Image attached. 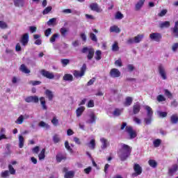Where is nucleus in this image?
I'll list each match as a JSON object with an SVG mask.
<instances>
[{"instance_id": "obj_1", "label": "nucleus", "mask_w": 178, "mask_h": 178, "mask_svg": "<svg viewBox=\"0 0 178 178\" xmlns=\"http://www.w3.org/2000/svg\"><path fill=\"white\" fill-rule=\"evenodd\" d=\"M131 147L129 146L126 144H122L121 148L118 152V158H120V161L124 162L127 161L129 156L131 155Z\"/></svg>"}, {"instance_id": "obj_2", "label": "nucleus", "mask_w": 178, "mask_h": 178, "mask_svg": "<svg viewBox=\"0 0 178 178\" xmlns=\"http://www.w3.org/2000/svg\"><path fill=\"white\" fill-rule=\"evenodd\" d=\"M129 134V138L133 140L137 137V131L133 129L131 126H127V122H122L120 130H124Z\"/></svg>"}, {"instance_id": "obj_3", "label": "nucleus", "mask_w": 178, "mask_h": 178, "mask_svg": "<svg viewBox=\"0 0 178 178\" xmlns=\"http://www.w3.org/2000/svg\"><path fill=\"white\" fill-rule=\"evenodd\" d=\"M81 53L82 54H87V59L88 60H91L92 58H94V55L95 54V49L94 48L90 47L88 48V47H84L81 49Z\"/></svg>"}, {"instance_id": "obj_4", "label": "nucleus", "mask_w": 178, "mask_h": 178, "mask_svg": "<svg viewBox=\"0 0 178 178\" xmlns=\"http://www.w3.org/2000/svg\"><path fill=\"white\" fill-rule=\"evenodd\" d=\"M87 70V64L83 63L82 67H81V70H74L73 72L74 76H75L76 79H80L86 74V72Z\"/></svg>"}, {"instance_id": "obj_5", "label": "nucleus", "mask_w": 178, "mask_h": 178, "mask_svg": "<svg viewBox=\"0 0 178 178\" xmlns=\"http://www.w3.org/2000/svg\"><path fill=\"white\" fill-rule=\"evenodd\" d=\"M134 172L132 173V177H137V176H140L143 173V168L138 163L134 165Z\"/></svg>"}, {"instance_id": "obj_6", "label": "nucleus", "mask_w": 178, "mask_h": 178, "mask_svg": "<svg viewBox=\"0 0 178 178\" xmlns=\"http://www.w3.org/2000/svg\"><path fill=\"white\" fill-rule=\"evenodd\" d=\"M40 74H42L43 77H46V79H49V80H53V79H55V75L54 74V72H51L45 70H42L40 71Z\"/></svg>"}, {"instance_id": "obj_7", "label": "nucleus", "mask_w": 178, "mask_h": 178, "mask_svg": "<svg viewBox=\"0 0 178 178\" xmlns=\"http://www.w3.org/2000/svg\"><path fill=\"white\" fill-rule=\"evenodd\" d=\"M150 40L152 41H156V42H159L162 40V34L159 33H152L149 35Z\"/></svg>"}, {"instance_id": "obj_8", "label": "nucleus", "mask_w": 178, "mask_h": 178, "mask_svg": "<svg viewBox=\"0 0 178 178\" xmlns=\"http://www.w3.org/2000/svg\"><path fill=\"white\" fill-rule=\"evenodd\" d=\"M158 70L161 79H163V80H166V79H168V76H166V71L162 64L159 65Z\"/></svg>"}, {"instance_id": "obj_9", "label": "nucleus", "mask_w": 178, "mask_h": 178, "mask_svg": "<svg viewBox=\"0 0 178 178\" xmlns=\"http://www.w3.org/2000/svg\"><path fill=\"white\" fill-rule=\"evenodd\" d=\"M120 71L116 68H113L110 71V76L113 79H116L117 77H120Z\"/></svg>"}, {"instance_id": "obj_10", "label": "nucleus", "mask_w": 178, "mask_h": 178, "mask_svg": "<svg viewBox=\"0 0 178 178\" xmlns=\"http://www.w3.org/2000/svg\"><path fill=\"white\" fill-rule=\"evenodd\" d=\"M90 8L93 12H97V13H101V12H102V9H101V7H99L97 3H92L90 5Z\"/></svg>"}, {"instance_id": "obj_11", "label": "nucleus", "mask_w": 178, "mask_h": 178, "mask_svg": "<svg viewBox=\"0 0 178 178\" xmlns=\"http://www.w3.org/2000/svg\"><path fill=\"white\" fill-rule=\"evenodd\" d=\"M29 33H24L22 38H21V40H20V42L22 43V44L24 46V47H26V45H27L29 44Z\"/></svg>"}, {"instance_id": "obj_12", "label": "nucleus", "mask_w": 178, "mask_h": 178, "mask_svg": "<svg viewBox=\"0 0 178 178\" xmlns=\"http://www.w3.org/2000/svg\"><path fill=\"white\" fill-rule=\"evenodd\" d=\"M141 110V106L140 105V103H136L133 106V113L134 115H137V113H140V111Z\"/></svg>"}, {"instance_id": "obj_13", "label": "nucleus", "mask_w": 178, "mask_h": 178, "mask_svg": "<svg viewBox=\"0 0 178 178\" xmlns=\"http://www.w3.org/2000/svg\"><path fill=\"white\" fill-rule=\"evenodd\" d=\"M56 158L58 163L62 162V161H66L67 159L66 155H63L62 153L57 154Z\"/></svg>"}, {"instance_id": "obj_14", "label": "nucleus", "mask_w": 178, "mask_h": 178, "mask_svg": "<svg viewBox=\"0 0 178 178\" xmlns=\"http://www.w3.org/2000/svg\"><path fill=\"white\" fill-rule=\"evenodd\" d=\"M84 111H86V107L84 106L79 107L76 111V118H80V116H81L84 113Z\"/></svg>"}, {"instance_id": "obj_15", "label": "nucleus", "mask_w": 178, "mask_h": 178, "mask_svg": "<svg viewBox=\"0 0 178 178\" xmlns=\"http://www.w3.org/2000/svg\"><path fill=\"white\" fill-rule=\"evenodd\" d=\"M14 5L17 8H23L24 6V0H13Z\"/></svg>"}, {"instance_id": "obj_16", "label": "nucleus", "mask_w": 178, "mask_h": 178, "mask_svg": "<svg viewBox=\"0 0 178 178\" xmlns=\"http://www.w3.org/2000/svg\"><path fill=\"white\" fill-rule=\"evenodd\" d=\"M178 170V165L177 164H174L172 165V168L168 169V175L172 176L173 173H176V171Z\"/></svg>"}, {"instance_id": "obj_17", "label": "nucleus", "mask_w": 178, "mask_h": 178, "mask_svg": "<svg viewBox=\"0 0 178 178\" xmlns=\"http://www.w3.org/2000/svg\"><path fill=\"white\" fill-rule=\"evenodd\" d=\"M44 94L48 98L49 101H52V99H54V93H52V91L47 89L45 90Z\"/></svg>"}, {"instance_id": "obj_18", "label": "nucleus", "mask_w": 178, "mask_h": 178, "mask_svg": "<svg viewBox=\"0 0 178 178\" xmlns=\"http://www.w3.org/2000/svg\"><path fill=\"white\" fill-rule=\"evenodd\" d=\"M19 70L20 72H22V73H25V74H29V73L31 72L30 70H29V68H27L24 64L20 65Z\"/></svg>"}, {"instance_id": "obj_19", "label": "nucleus", "mask_w": 178, "mask_h": 178, "mask_svg": "<svg viewBox=\"0 0 178 178\" xmlns=\"http://www.w3.org/2000/svg\"><path fill=\"white\" fill-rule=\"evenodd\" d=\"M170 122L172 124H177L178 123V115L177 114H173L170 117Z\"/></svg>"}, {"instance_id": "obj_20", "label": "nucleus", "mask_w": 178, "mask_h": 178, "mask_svg": "<svg viewBox=\"0 0 178 178\" xmlns=\"http://www.w3.org/2000/svg\"><path fill=\"white\" fill-rule=\"evenodd\" d=\"M133 104V97H127L125 99V102H124V106H130Z\"/></svg>"}, {"instance_id": "obj_21", "label": "nucleus", "mask_w": 178, "mask_h": 178, "mask_svg": "<svg viewBox=\"0 0 178 178\" xmlns=\"http://www.w3.org/2000/svg\"><path fill=\"white\" fill-rule=\"evenodd\" d=\"M144 2H145V0H139V1L136 4L135 10H140L141 8H143Z\"/></svg>"}, {"instance_id": "obj_22", "label": "nucleus", "mask_w": 178, "mask_h": 178, "mask_svg": "<svg viewBox=\"0 0 178 178\" xmlns=\"http://www.w3.org/2000/svg\"><path fill=\"white\" fill-rule=\"evenodd\" d=\"M63 80H64V81H73V75L65 74L63 77Z\"/></svg>"}, {"instance_id": "obj_23", "label": "nucleus", "mask_w": 178, "mask_h": 178, "mask_svg": "<svg viewBox=\"0 0 178 178\" xmlns=\"http://www.w3.org/2000/svg\"><path fill=\"white\" fill-rule=\"evenodd\" d=\"M90 120L88 121V123H96L97 120V116H95V113H91L89 115Z\"/></svg>"}, {"instance_id": "obj_24", "label": "nucleus", "mask_w": 178, "mask_h": 178, "mask_svg": "<svg viewBox=\"0 0 178 178\" xmlns=\"http://www.w3.org/2000/svg\"><path fill=\"white\" fill-rule=\"evenodd\" d=\"M160 29H168V27H170V22L165 21L164 22H161L159 24Z\"/></svg>"}, {"instance_id": "obj_25", "label": "nucleus", "mask_w": 178, "mask_h": 178, "mask_svg": "<svg viewBox=\"0 0 178 178\" xmlns=\"http://www.w3.org/2000/svg\"><path fill=\"white\" fill-rule=\"evenodd\" d=\"M110 33H120V29L116 25L112 26L110 27Z\"/></svg>"}, {"instance_id": "obj_26", "label": "nucleus", "mask_w": 178, "mask_h": 178, "mask_svg": "<svg viewBox=\"0 0 178 178\" xmlns=\"http://www.w3.org/2000/svg\"><path fill=\"white\" fill-rule=\"evenodd\" d=\"M145 108L147 112V118H152V115H154V111H152V108L149 106H146Z\"/></svg>"}, {"instance_id": "obj_27", "label": "nucleus", "mask_w": 178, "mask_h": 178, "mask_svg": "<svg viewBox=\"0 0 178 178\" xmlns=\"http://www.w3.org/2000/svg\"><path fill=\"white\" fill-rule=\"evenodd\" d=\"M143 38H144V35H138L137 36H135L134 38L135 44H138V42H141Z\"/></svg>"}, {"instance_id": "obj_28", "label": "nucleus", "mask_w": 178, "mask_h": 178, "mask_svg": "<svg viewBox=\"0 0 178 178\" xmlns=\"http://www.w3.org/2000/svg\"><path fill=\"white\" fill-rule=\"evenodd\" d=\"M102 58V52L100 50L96 51L95 59L96 60H101Z\"/></svg>"}, {"instance_id": "obj_29", "label": "nucleus", "mask_w": 178, "mask_h": 178, "mask_svg": "<svg viewBox=\"0 0 178 178\" xmlns=\"http://www.w3.org/2000/svg\"><path fill=\"white\" fill-rule=\"evenodd\" d=\"M90 149H95V139H92L89 143L87 144Z\"/></svg>"}, {"instance_id": "obj_30", "label": "nucleus", "mask_w": 178, "mask_h": 178, "mask_svg": "<svg viewBox=\"0 0 178 178\" xmlns=\"http://www.w3.org/2000/svg\"><path fill=\"white\" fill-rule=\"evenodd\" d=\"M40 104L42 106V109L44 111H47L48 109V107H47V105H45V97H41L40 98Z\"/></svg>"}, {"instance_id": "obj_31", "label": "nucleus", "mask_w": 178, "mask_h": 178, "mask_svg": "<svg viewBox=\"0 0 178 178\" xmlns=\"http://www.w3.org/2000/svg\"><path fill=\"white\" fill-rule=\"evenodd\" d=\"M39 161L45 159V149H42L40 153L38 154Z\"/></svg>"}, {"instance_id": "obj_32", "label": "nucleus", "mask_w": 178, "mask_h": 178, "mask_svg": "<svg viewBox=\"0 0 178 178\" xmlns=\"http://www.w3.org/2000/svg\"><path fill=\"white\" fill-rule=\"evenodd\" d=\"M24 147V138L23 136H19V148H23Z\"/></svg>"}, {"instance_id": "obj_33", "label": "nucleus", "mask_w": 178, "mask_h": 178, "mask_svg": "<svg viewBox=\"0 0 178 178\" xmlns=\"http://www.w3.org/2000/svg\"><path fill=\"white\" fill-rule=\"evenodd\" d=\"M101 143H102V149H105L106 147H108V140L105 139L104 138H101Z\"/></svg>"}, {"instance_id": "obj_34", "label": "nucleus", "mask_w": 178, "mask_h": 178, "mask_svg": "<svg viewBox=\"0 0 178 178\" xmlns=\"http://www.w3.org/2000/svg\"><path fill=\"white\" fill-rule=\"evenodd\" d=\"M148 163L151 168H155L158 166V163L155 160L150 159L149 160Z\"/></svg>"}, {"instance_id": "obj_35", "label": "nucleus", "mask_w": 178, "mask_h": 178, "mask_svg": "<svg viewBox=\"0 0 178 178\" xmlns=\"http://www.w3.org/2000/svg\"><path fill=\"white\" fill-rule=\"evenodd\" d=\"M161 144H162V140L161 139H156L153 141V145L155 148H158Z\"/></svg>"}, {"instance_id": "obj_36", "label": "nucleus", "mask_w": 178, "mask_h": 178, "mask_svg": "<svg viewBox=\"0 0 178 178\" xmlns=\"http://www.w3.org/2000/svg\"><path fill=\"white\" fill-rule=\"evenodd\" d=\"M65 178H73L74 177V172L73 171H68L67 172H65Z\"/></svg>"}, {"instance_id": "obj_37", "label": "nucleus", "mask_w": 178, "mask_h": 178, "mask_svg": "<svg viewBox=\"0 0 178 178\" xmlns=\"http://www.w3.org/2000/svg\"><path fill=\"white\" fill-rule=\"evenodd\" d=\"M60 62L63 66V67H65V66H67L70 63V60L67 58H63L60 60Z\"/></svg>"}, {"instance_id": "obj_38", "label": "nucleus", "mask_w": 178, "mask_h": 178, "mask_svg": "<svg viewBox=\"0 0 178 178\" xmlns=\"http://www.w3.org/2000/svg\"><path fill=\"white\" fill-rule=\"evenodd\" d=\"M56 18H51L47 22V26H55L56 24Z\"/></svg>"}, {"instance_id": "obj_39", "label": "nucleus", "mask_w": 178, "mask_h": 178, "mask_svg": "<svg viewBox=\"0 0 178 178\" xmlns=\"http://www.w3.org/2000/svg\"><path fill=\"white\" fill-rule=\"evenodd\" d=\"M24 121V117L23 116V115H21L15 121V123H17V124H22L23 123V122Z\"/></svg>"}, {"instance_id": "obj_40", "label": "nucleus", "mask_w": 178, "mask_h": 178, "mask_svg": "<svg viewBox=\"0 0 178 178\" xmlns=\"http://www.w3.org/2000/svg\"><path fill=\"white\" fill-rule=\"evenodd\" d=\"M8 172H10V175H16V170L13 168L12 164L8 165Z\"/></svg>"}, {"instance_id": "obj_41", "label": "nucleus", "mask_w": 178, "mask_h": 178, "mask_svg": "<svg viewBox=\"0 0 178 178\" xmlns=\"http://www.w3.org/2000/svg\"><path fill=\"white\" fill-rule=\"evenodd\" d=\"M39 127H45V129L47 130H48V129H49V124L45 123L44 121H41L40 123H39Z\"/></svg>"}, {"instance_id": "obj_42", "label": "nucleus", "mask_w": 178, "mask_h": 178, "mask_svg": "<svg viewBox=\"0 0 178 178\" xmlns=\"http://www.w3.org/2000/svg\"><path fill=\"white\" fill-rule=\"evenodd\" d=\"M89 37L92 41H94V42H97V41H98L97 36L93 33H90Z\"/></svg>"}, {"instance_id": "obj_43", "label": "nucleus", "mask_w": 178, "mask_h": 178, "mask_svg": "<svg viewBox=\"0 0 178 178\" xmlns=\"http://www.w3.org/2000/svg\"><path fill=\"white\" fill-rule=\"evenodd\" d=\"M164 94L165 95V97H168V98H172L173 95H172V92H170V91H169V90L168 89H165L164 90Z\"/></svg>"}, {"instance_id": "obj_44", "label": "nucleus", "mask_w": 178, "mask_h": 178, "mask_svg": "<svg viewBox=\"0 0 178 178\" xmlns=\"http://www.w3.org/2000/svg\"><path fill=\"white\" fill-rule=\"evenodd\" d=\"M156 99L158 102H164L166 101V98H165L163 95H158Z\"/></svg>"}, {"instance_id": "obj_45", "label": "nucleus", "mask_w": 178, "mask_h": 178, "mask_svg": "<svg viewBox=\"0 0 178 178\" xmlns=\"http://www.w3.org/2000/svg\"><path fill=\"white\" fill-rule=\"evenodd\" d=\"M123 17H124V16L123 15V14H122V13H120V11L116 13L115 19H118V20H122Z\"/></svg>"}, {"instance_id": "obj_46", "label": "nucleus", "mask_w": 178, "mask_h": 178, "mask_svg": "<svg viewBox=\"0 0 178 178\" xmlns=\"http://www.w3.org/2000/svg\"><path fill=\"white\" fill-rule=\"evenodd\" d=\"M0 29L5 30V29H8V24L3 21H0Z\"/></svg>"}, {"instance_id": "obj_47", "label": "nucleus", "mask_w": 178, "mask_h": 178, "mask_svg": "<svg viewBox=\"0 0 178 178\" xmlns=\"http://www.w3.org/2000/svg\"><path fill=\"white\" fill-rule=\"evenodd\" d=\"M59 37V34L54 33L51 38H50V42H55L56 41V38Z\"/></svg>"}, {"instance_id": "obj_48", "label": "nucleus", "mask_w": 178, "mask_h": 178, "mask_svg": "<svg viewBox=\"0 0 178 178\" xmlns=\"http://www.w3.org/2000/svg\"><path fill=\"white\" fill-rule=\"evenodd\" d=\"M65 147L66 149H67V151H70V152H73V149H72V147H70V145H69V141L66 140L65 142Z\"/></svg>"}, {"instance_id": "obj_49", "label": "nucleus", "mask_w": 178, "mask_h": 178, "mask_svg": "<svg viewBox=\"0 0 178 178\" xmlns=\"http://www.w3.org/2000/svg\"><path fill=\"white\" fill-rule=\"evenodd\" d=\"M51 10H52V7L51 6H48L46 8H44V10L42 12L43 15H48V13H49V12H51Z\"/></svg>"}, {"instance_id": "obj_50", "label": "nucleus", "mask_w": 178, "mask_h": 178, "mask_svg": "<svg viewBox=\"0 0 178 178\" xmlns=\"http://www.w3.org/2000/svg\"><path fill=\"white\" fill-rule=\"evenodd\" d=\"M60 33L63 37H66V33H67V29L66 28H61L60 29Z\"/></svg>"}, {"instance_id": "obj_51", "label": "nucleus", "mask_w": 178, "mask_h": 178, "mask_svg": "<svg viewBox=\"0 0 178 178\" xmlns=\"http://www.w3.org/2000/svg\"><path fill=\"white\" fill-rule=\"evenodd\" d=\"M168 13V10L166 9H163L162 10L159 14L158 16L159 17H163V16H165V15H166Z\"/></svg>"}, {"instance_id": "obj_52", "label": "nucleus", "mask_w": 178, "mask_h": 178, "mask_svg": "<svg viewBox=\"0 0 178 178\" xmlns=\"http://www.w3.org/2000/svg\"><path fill=\"white\" fill-rule=\"evenodd\" d=\"M172 33L176 37V38H178V28H172Z\"/></svg>"}, {"instance_id": "obj_53", "label": "nucleus", "mask_w": 178, "mask_h": 178, "mask_svg": "<svg viewBox=\"0 0 178 178\" xmlns=\"http://www.w3.org/2000/svg\"><path fill=\"white\" fill-rule=\"evenodd\" d=\"M53 141H54V144H58V143H59V141H60V138H59V136L58 135H54L53 137Z\"/></svg>"}, {"instance_id": "obj_54", "label": "nucleus", "mask_w": 178, "mask_h": 178, "mask_svg": "<svg viewBox=\"0 0 178 178\" xmlns=\"http://www.w3.org/2000/svg\"><path fill=\"white\" fill-rule=\"evenodd\" d=\"M158 115L159 118H166V116H168V113L163 111H158Z\"/></svg>"}, {"instance_id": "obj_55", "label": "nucleus", "mask_w": 178, "mask_h": 178, "mask_svg": "<svg viewBox=\"0 0 178 178\" xmlns=\"http://www.w3.org/2000/svg\"><path fill=\"white\" fill-rule=\"evenodd\" d=\"M51 123L54 126H58L59 124V120L56 119V117H54L51 120Z\"/></svg>"}, {"instance_id": "obj_56", "label": "nucleus", "mask_w": 178, "mask_h": 178, "mask_svg": "<svg viewBox=\"0 0 178 178\" xmlns=\"http://www.w3.org/2000/svg\"><path fill=\"white\" fill-rule=\"evenodd\" d=\"M115 66H119L120 67H122L123 66V64L122 63V59L119 58L118 60H115Z\"/></svg>"}, {"instance_id": "obj_57", "label": "nucleus", "mask_w": 178, "mask_h": 178, "mask_svg": "<svg viewBox=\"0 0 178 178\" xmlns=\"http://www.w3.org/2000/svg\"><path fill=\"white\" fill-rule=\"evenodd\" d=\"M29 84H31L32 86H40V84H41V81H30Z\"/></svg>"}, {"instance_id": "obj_58", "label": "nucleus", "mask_w": 178, "mask_h": 178, "mask_svg": "<svg viewBox=\"0 0 178 178\" xmlns=\"http://www.w3.org/2000/svg\"><path fill=\"white\" fill-rule=\"evenodd\" d=\"M51 33H52V29L49 28L45 30L44 35L46 37H49V35L51 34Z\"/></svg>"}, {"instance_id": "obj_59", "label": "nucleus", "mask_w": 178, "mask_h": 178, "mask_svg": "<svg viewBox=\"0 0 178 178\" xmlns=\"http://www.w3.org/2000/svg\"><path fill=\"white\" fill-rule=\"evenodd\" d=\"M33 154H38L40 152V147L36 146L32 149Z\"/></svg>"}, {"instance_id": "obj_60", "label": "nucleus", "mask_w": 178, "mask_h": 178, "mask_svg": "<svg viewBox=\"0 0 178 178\" xmlns=\"http://www.w3.org/2000/svg\"><path fill=\"white\" fill-rule=\"evenodd\" d=\"M119 49V45L118 43H114L112 46V50L116 52Z\"/></svg>"}, {"instance_id": "obj_61", "label": "nucleus", "mask_w": 178, "mask_h": 178, "mask_svg": "<svg viewBox=\"0 0 178 178\" xmlns=\"http://www.w3.org/2000/svg\"><path fill=\"white\" fill-rule=\"evenodd\" d=\"M114 116H120V109L115 108L113 111Z\"/></svg>"}, {"instance_id": "obj_62", "label": "nucleus", "mask_w": 178, "mask_h": 178, "mask_svg": "<svg viewBox=\"0 0 178 178\" xmlns=\"http://www.w3.org/2000/svg\"><path fill=\"white\" fill-rule=\"evenodd\" d=\"M39 101L40 99L38 97V96H32V102H34L35 104H38Z\"/></svg>"}, {"instance_id": "obj_63", "label": "nucleus", "mask_w": 178, "mask_h": 178, "mask_svg": "<svg viewBox=\"0 0 178 178\" xmlns=\"http://www.w3.org/2000/svg\"><path fill=\"white\" fill-rule=\"evenodd\" d=\"M9 177V171L5 170L1 172V177Z\"/></svg>"}, {"instance_id": "obj_64", "label": "nucleus", "mask_w": 178, "mask_h": 178, "mask_svg": "<svg viewBox=\"0 0 178 178\" xmlns=\"http://www.w3.org/2000/svg\"><path fill=\"white\" fill-rule=\"evenodd\" d=\"M88 108H94V100H90L87 104Z\"/></svg>"}]
</instances>
